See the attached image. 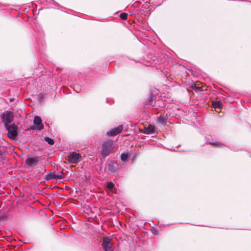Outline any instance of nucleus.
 I'll return each instance as SVG.
<instances>
[{
	"mask_svg": "<svg viewBox=\"0 0 251 251\" xmlns=\"http://www.w3.org/2000/svg\"><path fill=\"white\" fill-rule=\"evenodd\" d=\"M113 141L110 140H107L102 145L101 154L103 158H105L113 152Z\"/></svg>",
	"mask_w": 251,
	"mask_h": 251,
	"instance_id": "obj_1",
	"label": "nucleus"
},
{
	"mask_svg": "<svg viewBox=\"0 0 251 251\" xmlns=\"http://www.w3.org/2000/svg\"><path fill=\"white\" fill-rule=\"evenodd\" d=\"M7 130V136L11 139H14L18 135V126L14 124L5 126Z\"/></svg>",
	"mask_w": 251,
	"mask_h": 251,
	"instance_id": "obj_2",
	"label": "nucleus"
},
{
	"mask_svg": "<svg viewBox=\"0 0 251 251\" xmlns=\"http://www.w3.org/2000/svg\"><path fill=\"white\" fill-rule=\"evenodd\" d=\"M13 113L10 111H6L3 113L1 116V121L5 126L10 125L9 124L13 121Z\"/></svg>",
	"mask_w": 251,
	"mask_h": 251,
	"instance_id": "obj_3",
	"label": "nucleus"
},
{
	"mask_svg": "<svg viewBox=\"0 0 251 251\" xmlns=\"http://www.w3.org/2000/svg\"><path fill=\"white\" fill-rule=\"evenodd\" d=\"M33 124L34 126L31 127L32 129H36L41 130L44 128V126L42 123V120L40 117L36 116L33 120Z\"/></svg>",
	"mask_w": 251,
	"mask_h": 251,
	"instance_id": "obj_4",
	"label": "nucleus"
},
{
	"mask_svg": "<svg viewBox=\"0 0 251 251\" xmlns=\"http://www.w3.org/2000/svg\"><path fill=\"white\" fill-rule=\"evenodd\" d=\"M103 249L105 251H112L111 239L108 237H104L101 244Z\"/></svg>",
	"mask_w": 251,
	"mask_h": 251,
	"instance_id": "obj_5",
	"label": "nucleus"
},
{
	"mask_svg": "<svg viewBox=\"0 0 251 251\" xmlns=\"http://www.w3.org/2000/svg\"><path fill=\"white\" fill-rule=\"evenodd\" d=\"M108 171L110 173L116 172L119 169V165L116 161H110L107 165Z\"/></svg>",
	"mask_w": 251,
	"mask_h": 251,
	"instance_id": "obj_6",
	"label": "nucleus"
},
{
	"mask_svg": "<svg viewBox=\"0 0 251 251\" xmlns=\"http://www.w3.org/2000/svg\"><path fill=\"white\" fill-rule=\"evenodd\" d=\"M69 162L70 163L76 164L79 161V159L81 157V155L78 153L73 152L71 153L69 156Z\"/></svg>",
	"mask_w": 251,
	"mask_h": 251,
	"instance_id": "obj_7",
	"label": "nucleus"
},
{
	"mask_svg": "<svg viewBox=\"0 0 251 251\" xmlns=\"http://www.w3.org/2000/svg\"><path fill=\"white\" fill-rule=\"evenodd\" d=\"M39 160V157L37 156L34 157H28L26 159L25 163L27 165L30 167H34L37 165Z\"/></svg>",
	"mask_w": 251,
	"mask_h": 251,
	"instance_id": "obj_8",
	"label": "nucleus"
},
{
	"mask_svg": "<svg viewBox=\"0 0 251 251\" xmlns=\"http://www.w3.org/2000/svg\"><path fill=\"white\" fill-rule=\"evenodd\" d=\"M123 130V126H120L107 131V135L108 136H115L120 133Z\"/></svg>",
	"mask_w": 251,
	"mask_h": 251,
	"instance_id": "obj_9",
	"label": "nucleus"
},
{
	"mask_svg": "<svg viewBox=\"0 0 251 251\" xmlns=\"http://www.w3.org/2000/svg\"><path fill=\"white\" fill-rule=\"evenodd\" d=\"M63 177L64 176L62 175H57L54 174V173H50L46 176L45 179L47 181L53 179L57 180L62 179Z\"/></svg>",
	"mask_w": 251,
	"mask_h": 251,
	"instance_id": "obj_10",
	"label": "nucleus"
},
{
	"mask_svg": "<svg viewBox=\"0 0 251 251\" xmlns=\"http://www.w3.org/2000/svg\"><path fill=\"white\" fill-rule=\"evenodd\" d=\"M154 131V127L152 125H149L148 127H145V133L151 134Z\"/></svg>",
	"mask_w": 251,
	"mask_h": 251,
	"instance_id": "obj_11",
	"label": "nucleus"
},
{
	"mask_svg": "<svg viewBox=\"0 0 251 251\" xmlns=\"http://www.w3.org/2000/svg\"><path fill=\"white\" fill-rule=\"evenodd\" d=\"M121 159L122 161L126 162L129 159V156L127 153H123L121 155Z\"/></svg>",
	"mask_w": 251,
	"mask_h": 251,
	"instance_id": "obj_12",
	"label": "nucleus"
},
{
	"mask_svg": "<svg viewBox=\"0 0 251 251\" xmlns=\"http://www.w3.org/2000/svg\"><path fill=\"white\" fill-rule=\"evenodd\" d=\"M222 105V103L220 101H215L213 102V106L214 108H220Z\"/></svg>",
	"mask_w": 251,
	"mask_h": 251,
	"instance_id": "obj_13",
	"label": "nucleus"
},
{
	"mask_svg": "<svg viewBox=\"0 0 251 251\" xmlns=\"http://www.w3.org/2000/svg\"><path fill=\"white\" fill-rule=\"evenodd\" d=\"M158 122L161 124L162 125H165L166 124V119L162 116H159L158 118Z\"/></svg>",
	"mask_w": 251,
	"mask_h": 251,
	"instance_id": "obj_14",
	"label": "nucleus"
},
{
	"mask_svg": "<svg viewBox=\"0 0 251 251\" xmlns=\"http://www.w3.org/2000/svg\"><path fill=\"white\" fill-rule=\"evenodd\" d=\"M45 141L48 142V143L50 145H52L54 144L53 140L48 137L45 138Z\"/></svg>",
	"mask_w": 251,
	"mask_h": 251,
	"instance_id": "obj_15",
	"label": "nucleus"
},
{
	"mask_svg": "<svg viewBox=\"0 0 251 251\" xmlns=\"http://www.w3.org/2000/svg\"><path fill=\"white\" fill-rule=\"evenodd\" d=\"M127 14L126 13H122L120 15V18L124 20H126L127 19Z\"/></svg>",
	"mask_w": 251,
	"mask_h": 251,
	"instance_id": "obj_16",
	"label": "nucleus"
},
{
	"mask_svg": "<svg viewBox=\"0 0 251 251\" xmlns=\"http://www.w3.org/2000/svg\"><path fill=\"white\" fill-rule=\"evenodd\" d=\"M114 185L112 182H109L107 184V187L109 189H112L114 188Z\"/></svg>",
	"mask_w": 251,
	"mask_h": 251,
	"instance_id": "obj_17",
	"label": "nucleus"
},
{
	"mask_svg": "<svg viewBox=\"0 0 251 251\" xmlns=\"http://www.w3.org/2000/svg\"><path fill=\"white\" fill-rule=\"evenodd\" d=\"M209 144L212 145H216L217 144L221 145V144L219 142H210Z\"/></svg>",
	"mask_w": 251,
	"mask_h": 251,
	"instance_id": "obj_18",
	"label": "nucleus"
}]
</instances>
